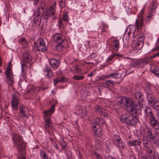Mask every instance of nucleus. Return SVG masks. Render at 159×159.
<instances>
[{
	"instance_id": "15",
	"label": "nucleus",
	"mask_w": 159,
	"mask_h": 159,
	"mask_svg": "<svg viewBox=\"0 0 159 159\" xmlns=\"http://www.w3.org/2000/svg\"><path fill=\"white\" fill-rule=\"evenodd\" d=\"M93 129L95 135L98 137H100L102 135L101 129L98 126L93 125Z\"/></svg>"
},
{
	"instance_id": "51",
	"label": "nucleus",
	"mask_w": 159,
	"mask_h": 159,
	"mask_svg": "<svg viewBox=\"0 0 159 159\" xmlns=\"http://www.w3.org/2000/svg\"><path fill=\"white\" fill-rule=\"evenodd\" d=\"M147 133L148 134V137L150 136H151L153 134L152 131H151L150 129H149V128H148L147 129Z\"/></svg>"
},
{
	"instance_id": "53",
	"label": "nucleus",
	"mask_w": 159,
	"mask_h": 159,
	"mask_svg": "<svg viewBox=\"0 0 159 159\" xmlns=\"http://www.w3.org/2000/svg\"><path fill=\"white\" fill-rule=\"evenodd\" d=\"M40 8L38 7L36 11V14L35 15L34 17H40Z\"/></svg>"
},
{
	"instance_id": "4",
	"label": "nucleus",
	"mask_w": 159,
	"mask_h": 159,
	"mask_svg": "<svg viewBox=\"0 0 159 159\" xmlns=\"http://www.w3.org/2000/svg\"><path fill=\"white\" fill-rule=\"evenodd\" d=\"M32 56L30 53L29 52L25 51L24 52L22 56V62L23 64H25L26 63H28V64H26L25 66L27 68L30 67L31 66L32 62Z\"/></svg>"
},
{
	"instance_id": "63",
	"label": "nucleus",
	"mask_w": 159,
	"mask_h": 159,
	"mask_svg": "<svg viewBox=\"0 0 159 159\" xmlns=\"http://www.w3.org/2000/svg\"><path fill=\"white\" fill-rule=\"evenodd\" d=\"M97 56L96 54L95 53H92L90 55V57L91 58H93L96 57Z\"/></svg>"
},
{
	"instance_id": "7",
	"label": "nucleus",
	"mask_w": 159,
	"mask_h": 159,
	"mask_svg": "<svg viewBox=\"0 0 159 159\" xmlns=\"http://www.w3.org/2000/svg\"><path fill=\"white\" fill-rule=\"evenodd\" d=\"M11 102V107L14 110H17L18 107L19 99L15 94H13Z\"/></svg>"
},
{
	"instance_id": "49",
	"label": "nucleus",
	"mask_w": 159,
	"mask_h": 159,
	"mask_svg": "<svg viewBox=\"0 0 159 159\" xmlns=\"http://www.w3.org/2000/svg\"><path fill=\"white\" fill-rule=\"evenodd\" d=\"M139 20H138V19H137L136 20L135 22V26L134 25L135 27V30H136V28L138 29L139 27H140V24L139 23Z\"/></svg>"
},
{
	"instance_id": "35",
	"label": "nucleus",
	"mask_w": 159,
	"mask_h": 159,
	"mask_svg": "<svg viewBox=\"0 0 159 159\" xmlns=\"http://www.w3.org/2000/svg\"><path fill=\"white\" fill-rule=\"evenodd\" d=\"M105 147H106V149L108 151H111L112 147L109 140H107L105 142Z\"/></svg>"
},
{
	"instance_id": "42",
	"label": "nucleus",
	"mask_w": 159,
	"mask_h": 159,
	"mask_svg": "<svg viewBox=\"0 0 159 159\" xmlns=\"http://www.w3.org/2000/svg\"><path fill=\"white\" fill-rule=\"evenodd\" d=\"M143 143L145 148H149V147L146 146V145H148L149 143V141L147 138H143Z\"/></svg>"
},
{
	"instance_id": "47",
	"label": "nucleus",
	"mask_w": 159,
	"mask_h": 159,
	"mask_svg": "<svg viewBox=\"0 0 159 159\" xmlns=\"http://www.w3.org/2000/svg\"><path fill=\"white\" fill-rule=\"evenodd\" d=\"M151 106H152V107L153 109H155L158 110L159 109V103H156L154 104H153Z\"/></svg>"
},
{
	"instance_id": "5",
	"label": "nucleus",
	"mask_w": 159,
	"mask_h": 159,
	"mask_svg": "<svg viewBox=\"0 0 159 159\" xmlns=\"http://www.w3.org/2000/svg\"><path fill=\"white\" fill-rule=\"evenodd\" d=\"M55 13V6H51L47 10L42 11V16L44 20H46L51 16H54Z\"/></svg>"
},
{
	"instance_id": "38",
	"label": "nucleus",
	"mask_w": 159,
	"mask_h": 159,
	"mask_svg": "<svg viewBox=\"0 0 159 159\" xmlns=\"http://www.w3.org/2000/svg\"><path fill=\"white\" fill-rule=\"evenodd\" d=\"M116 80H119L120 81H121L124 77V76H123L120 73H116Z\"/></svg>"
},
{
	"instance_id": "46",
	"label": "nucleus",
	"mask_w": 159,
	"mask_h": 159,
	"mask_svg": "<svg viewBox=\"0 0 159 159\" xmlns=\"http://www.w3.org/2000/svg\"><path fill=\"white\" fill-rule=\"evenodd\" d=\"M87 113V111L85 108H83L81 109V113L83 116H85Z\"/></svg>"
},
{
	"instance_id": "22",
	"label": "nucleus",
	"mask_w": 159,
	"mask_h": 159,
	"mask_svg": "<svg viewBox=\"0 0 159 159\" xmlns=\"http://www.w3.org/2000/svg\"><path fill=\"white\" fill-rule=\"evenodd\" d=\"M112 45L115 51L117 52L120 46L119 40L116 39L113 41L112 42Z\"/></svg>"
},
{
	"instance_id": "9",
	"label": "nucleus",
	"mask_w": 159,
	"mask_h": 159,
	"mask_svg": "<svg viewBox=\"0 0 159 159\" xmlns=\"http://www.w3.org/2000/svg\"><path fill=\"white\" fill-rule=\"evenodd\" d=\"M137 115V113L134 116L129 115L125 124L127 125H132V126H133L135 125L137 123L138 120V119L136 117Z\"/></svg>"
},
{
	"instance_id": "23",
	"label": "nucleus",
	"mask_w": 159,
	"mask_h": 159,
	"mask_svg": "<svg viewBox=\"0 0 159 159\" xmlns=\"http://www.w3.org/2000/svg\"><path fill=\"white\" fill-rule=\"evenodd\" d=\"M151 72L156 75L157 77H159V68L155 66H151L150 68Z\"/></svg>"
},
{
	"instance_id": "19",
	"label": "nucleus",
	"mask_w": 159,
	"mask_h": 159,
	"mask_svg": "<svg viewBox=\"0 0 159 159\" xmlns=\"http://www.w3.org/2000/svg\"><path fill=\"white\" fill-rule=\"evenodd\" d=\"M135 27L134 26H133L132 25H129L126 28L125 30V33H127L128 32L127 34L129 37V35L131 34V31H132V33L134 35L135 31Z\"/></svg>"
},
{
	"instance_id": "59",
	"label": "nucleus",
	"mask_w": 159,
	"mask_h": 159,
	"mask_svg": "<svg viewBox=\"0 0 159 159\" xmlns=\"http://www.w3.org/2000/svg\"><path fill=\"white\" fill-rule=\"evenodd\" d=\"M149 14H148L147 15V17L149 19H152L153 18L152 13H153V12H149Z\"/></svg>"
},
{
	"instance_id": "27",
	"label": "nucleus",
	"mask_w": 159,
	"mask_h": 159,
	"mask_svg": "<svg viewBox=\"0 0 159 159\" xmlns=\"http://www.w3.org/2000/svg\"><path fill=\"white\" fill-rule=\"evenodd\" d=\"M129 115L126 113L122 114L120 116V120L123 123H125L127 120Z\"/></svg>"
},
{
	"instance_id": "58",
	"label": "nucleus",
	"mask_w": 159,
	"mask_h": 159,
	"mask_svg": "<svg viewBox=\"0 0 159 159\" xmlns=\"http://www.w3.org/2000/svg\"><path fill=\"white\" fill-rule=\"evenodd\" d=\"M100 115H103L104 114V113L105 112V111L104 109L101 108L100 109Z\"/></svg>"
},
{
	"instance_id": "40",
	"label": "nucleus",
	"mask_w": 159,
	"mask_h": 159,
	"mask_svg": "<svg viewBox=\"0 0 159 159\" xmlns=\"http://www.w3.org/2000/svg\"><path fill=\"white\" fill-rule=\"evenodd\" d=\"M84 77L79 75H75L73 77V79L77 80H80L83 79Z\"/></svg>"
},
{
	"instance_id": "8",
	"label": "nucleus",
	"mask_w": 159,
	"mask_h": 159,
	"mask_svg": "<svg viewBox=\"0 0 159 159\" xmlns=\"http://www.w3.org/2000/svg\"><path fill=\"white\" fill-rule=\"evenodd\" d=\"M53 39L54 42L58 43H67L63 35L61 34H57L53 35Z\"/></svg>"
},
{
	"instance_id": "45",
	"label": "nucleus",
	"mask_w": 159,
	"mask_h": 159,
	"mask_svg": "<svg viewBox=\"0 0 159 159\" xmlns=\"http://www.w3.org/2000/svg\"><path fill=\"white\" fill-rule=\"evenodd\" d=\"M74 67L76 73L80 74L82 71V70L77 66H74Z\"/></svg>"
},
{
	"instance_id": "43",
	"label": "nucleus",
	"mask_w": 159,
	"mask_h": 159,
	"mask_svg": "<svg viewBox=\"0 0 159 159\" xmlns=\"http://www.w3.org/2000/svg\"><path fill=\"white\" fill-rule=\"evenodd\" d=\"M60 145L61 146L62 149H65L66 146V142L63 139H62L60 141Z\"/></svg>"
},
{
	"instance_id": "24",
	"label": "nucleus",
	"mask_w": 159,
	"mask_h": 159,
	"mask_svg": "<svg viewBox=\"0 0 159 159\" xmlns=\"http://www.w3.org/2000/svg\"><path fill=\"white\" fill-rule=\"evenodd\" d=\"M67 43H59L57 45L56 48L58 51H61L67 46Z\"/></svg>"
},
{
	"instance_id": "57",
	"label": "nucleus",
	"mask_w": 159,
	"mask_h": 159,
	"mask_svg": "<svg viewBox=\"0 0 159 159\" xmlns=\"http://www.w3.org/2000/svg\"><path fill=\"white\" fill-rule=\"evenodd\" d=\"M28 43L26 41H24V43L21 44L22 45V47L24 48H26L28 47Z\"/></svg>"
},
{
	"instance_id": "16",
	"label": "nucleus",
	"mask_w": 159,
	"mask_h": 159,
	"mask_svg": "<svg viewBox=\"0 0 159 159\" xmlns=\"http://www.w3.org/2000/svg\"><path fill=\"white\" fill-rule=\"evenodd\" d=\"M44 128L48 132H49V129L52 127L50 118H44Z\"/></svg>"
},
{
	"instance_id": "12",
	"label": "nucleus",
	"mask_w": 159,
	"mask_h": 159,
	"mask_svg": "<svg viewBox=\"0 0 159 159\" xmlns=\"http://www.w3.org/2000/svg\"><path fill=\"white\" fill-rule=\"evenodd\" d=\"M149 123L154 128L157 129L159 128V123L154 116L149 118Z\"/></svg>"
},
{
	"instance_id": "28",
	"label": "nucleus",
	"mask_w": 159,
	"mask_h": 159,
	"mask_svg": "<svg viewBox=\"0 0 159 159\" xmlns=\"http://www.w3.org/2000/svg\"><path fill=\"white\" fill-rule=\"evenodd\" d=\"M151 7L150 8L149 12H154L157 5L156 0H153L151 3Z\"/></svg>"
},
{
	"instance_id": "52",
	"label": "nucleus",
	"mask_w": 159,
	"mask_h": 159,
	"mask_svg": "<svg viewBox=\"0 0 159 159\" xmlns=\"http://www.w3.org/2000/svg\"><path fill=\"white\" fill-rule=\"evenodd\" d=\"M114 140L116 142L121 139L120 137L118 135H114L113 136Z\"/></svg>"
},
{
	"instance_id": "1",
	"label": "nucleus",
	"mask_w": 159,
	"mask_h": 159,
	"mask_svg": "<svg viewBox=\"0 0 159 159\" xmlns=\"http://www.w3.org/2000/svg\"><path fill=\"white\" fill-rule=\"evenodd\" d=\"M12 140L14 146L17 148L18 152V158L19 159H26L24 150L25 149L26 143L24 141L23 137L18 134H12Z\"/></svg>"
},
{
	"instance_id": "14",
	"label": "nucleus",
	"mask_w": 159,
	"mask_h": 159,
	"mask_svg": "<svg viewBox=\"0 0 159 159\" xmlns=\"http://www.w3.org/2000/svg\"><path fill=\"white\" fill-rule=\"evenodd\" d=\"M135 97L138 101V103L139 106H141L142 102L144 100L143 94L141 92L138 91L135 93Z\"/></svg>"
},
{
	"instance_id": "2",
	"label": "nucleus",
	"mask_w": 159,
	"mask_h": 159,
	"mask_svg": "<svg viewBox=\"0 0 159 159\" xmlns=\"http://www.w3.org/2000/svg\"><path fill=\"white\" fill-rule=\"evenodd\" d=\"M125 107L126 110L131 115L135 116L137 113L139 108L138 107V103L134 104V102L130 98L128 97L124 98Z\"/></svg>"
},
{
	"instance_id": "41",
	"label": "nucleus",
	"mask_w": 159,
	"mask_h": 159,
	"mask_svg": "<svg viewBox=\"0 0 159 159\" xmlns=\"http://www.w3.org/2000/svg\"><path fill=\"white\" fill-rule=\"evenodd\" d=\"M124 98H125V96L122 97H121V100L118 102L119 106L122 107V106H124L125 107V101H124Z\"/></svg>"
},
{
	"instance_id": "61",
	"label": "nucleus",
	"mask_w": 159,
	"mask_h": 159,
	"mask_svg": "<svg viewBox=\"0 0 159 159\" xmlns=\"http://www.w3.org/2000/svg\"><path fill=\"white\" fill-rule=\"evenodd\" d=\"M97 159H103L102 156L99 154H97L96 155Z\"/></svg>"
},
{
	"instance_id": "60",
	"label": "nucleus",
	"mask_w": 159,
	"mask_h": 159,
	"mask_svg": "<svg viewBox=\"0 0 159 159\" xmlns=\"http://www.w3.org/2000/svg\"><path fill=\"white\" fill-rule=\"evenodd\" d=\"M21 66H22V71H21V73H22L23 72H26L25 70L24 69H23V67L25 66L26 64H23L22 62H21Z\"/></svg>"
},
{
	"instance_id": "13",
	"label": "nucleus",
	"mask_w": 159,
	"mask_h": 159,
	"mask_svg": "<svg viewBox=\"0 0 159 159\" xmlns=\"http://www.w3.org/2000/svg\"><path fill=\"white\" fill-rule=\"evenodd\" d=\"M55 109L54 105H52L50 109L47 111H43L44 118H50V116L54 112Z\"/></svg>"
},
{
	"instance_id": "44",
	"label": "nucleus",
	"mask_w": 159,
	"mask_h": 159,
	"mask_svg": "<svg viewBox=\"0 0 159 159\" xmlns=\"http://www.w3.org/2000/svg\"><path fill=\"white\" fill-rule=\"evenodd\" d=\"M63 18V20L67 22L69 21L68 16H67V13L66 12H64V13Z\"/></svg>"
},
{
	"instance_id": "3",
	"label": "nucleus",
	"mask_w": 159,
	"mask_h": 159,
	"mask_svg": "<svg viewBox=\"0 0 159 159\" xmlns=\"http://www.w3.org/2000/svg\"><path fill=\"white\" fill-rule=\"evenodd\" d=\"M11 62L10 61L9 62L8 66L7 67L5 73L7 82L8 85L11 86L15 83L13 74L11 70Z\"/></svg>"
},
{
	"instance_id": "48",
	"label": "nucleus",
	"mask_w": 159,
	"mask_h": 159,
	"mask_svg": "<svg viewBox=\"0 0 159 159\" xmlns=\"http://www.w3.org/2000/svg\"><path fill=\"white\" fill-rule=\"evenodd\" d=\"M116 73L114 74H111L109 76H107V77H109L110 78H111L113 80H116ZM116 81H117V80Z\"/></svg>"
},
{
	"instance_id": "39",
	"label": "nucleus",
	"mask_w": 159,
	"mask_h": 159,
	"mask_svg": "<svg viewBox=\"0 0 159 159\" xmlns=\"http://www.w3.org/2000/svg\"><path fill=\"white\" fill-rule=\"evenodd\" d=\"M66 3L65 0H60L59 2V5L61 8H63L66 6Z\"/></svg>"
},
{
	"instance_id": "21",
	"label": "nucleus",
	"mask_w": 159,
	"mask_h": 159,
	"mask_svg": "<svg viewBox=\"0 0 159 159\" xmlns=\"http://www.w3.org/2000/svg\"><path fill=\"white\" fill-rule=\"evenodd\" d=\"M144 112L146 113V116L149 117V118H151L154 116L152 112V109L148 106L145 107Z\"/></svg>"
},
{
	"instance_id": "25",
	"label": "nucleus",
	"mask_w": 159,
	"mask_h": 159,
	"mask_svg": "<svg viewBox=\"0 0 159 159\" xmlns=\"http://www.w3.org/2000/svg\"><path fill=\"white\" fill-rule=\"evenodd\" d=\"M147 95V99L148 100V104L149 105L152 104V101L154 99V97L152 94V92L146 93Z\"/></svg>"
},
{
	"instance_id": "64",
	"label": "nucleus",
	"mask_w": 159,
	"mask_h": 159,
	"mask_svg": "<svg viewBox=\"0 0 159 159\" xmlns=\"http://www.w3.org/2000/svg\"><path fill=\"white\" fill-rule=\"evenodd\" d=\"M159 57V52L153 54V56H152V57H151L150 58H153V57Z\"/></svg>"
},
{
	"instance_id": "56",
	"label": "nucleus",
	"mask_w": 159,
	"mask_h": 159,
	"mask_svg": "<svg viewBox=\"0 0 159 159\" xmlns=\"http://www.w3.org/2000/svg\"><path fill=\"white\" fill-rule=\"evenodd\" d=\"M148 137L149 138L150 141H154V139H155L154 135L153 134L151 136H150Z\"/></svg>"
},
{
	"instance_id": "26",
	"label": "nucleus",
	"mask_w": 159,
	"mask_h": 159,
	"mask_svg": "<svg viewBox=\"0 0 159 159\" xmlns=\"http://www.w3.org/2000/svg\"><path fill=\"white\" fill-rule=\"evenodd\" d=\"M116 143V146L121 149L123 150L126 147L125 143L121 140V139L117 141Z\"/></svg>"
},
{
	"instance_id": "54",
	"label": "nucleus",
	"mask_w": 159,
	"mask_h": 159,
	"mask_svg": "<svg viewBox=\"0 0 159 159\" xmlns=\"http://www.w3.org/2000/svg\"><path fill=\"white\" fill-rule=\"evenodd\" d=\"M107 75H102V76H99L98 77V80H104L106 78H107Z\"/></svg>"
},
{
	"instance_id": "6",
	"label": "nucleus",
	"mask_w": 159,
	"mask_h": 159,
	"mask_svg": "<svg viewBox=\"0 0 159 159\" xmlns=\"http://www.w3.org/2000/svg\"><path fill=\"white\" fill-rule=\"evenodd\" d=\"M34 43L35 45H38V50L39 52H44L47 50V48L45 43L42 38H39Z\"/></svg>"
},
{
	"instance_id": "33",
	"label": "nucleus",
	"mask_w": 159,
	"mask_h": 159,
	"mask_svg": "<svg viewBox=\"0 0 159 159\" xmlns=\"http://www.w3.org/2000/svg\"><path fill=\"white\" fill-rule=\"evenodd\" d=\"M40 155L42 159H48V157L45 152L40 150Z\"/></svg>"
},
{
	"instance_id": "20",
	"label": "nucleus",
	"mask_w": 159,
	"mask_h": 159,
	"mask_svg": "<svg viewBox=\"0 0 159 159\" xmlns=\"http://www.w3.org/2000/svg\"><path fill=\"white\" fill-rule=\"evenodd\" d=\"M141 143L140 139L139 138L136 140L129 141L128 144L131 146H139Z\"/></svg>"
},
{
	"instance_id": "37",
	"label": "nucleus",
	"mask_w": 159,
	"mask_h": 159,
	"mask_svg": "<svg viewBox=\"0 0 159 159\" xmlns=\"http://www.w3.org/2000/svg\"><path fill=\"white\" fill-rule=\"evenodd\" d=\"M34 21L36 24H38L39 25H40L42 21L41 17H34Z\"/></svg>"
},
{
	"instance_id": "10",
	"label": "nucleus",
	"mask_w": 159,
	"mask_h": 159,
	"mask_svg": "<svg viewBox=\"0 0 159 159\" xmlns=\"http://www.w3.org/2000/svg\"><path fill=\"white\" fill-rule=\"evenodd\" d=\"M143 46V42L142 40H139L137 42L135 41L133 42L132 47L134 50H140Z\"/></svg>"
},
{
	"instance_id": "17",
	"label": "nucleus",
	"mask_w": 159,
	"mask_h": 159,
	"mask_svg": "<svg viewBox=\"0 0 159 159\" xmlns=\"http://www.w3.org/2000/svg\"><path fill=\"white\" fill-rule=\"evenodd\" d=\"M50 63L51 66L54 69H57L60 64V61L59 60L53 58L50 61Z\"/></svg>"
},
{
	"instance_id": "50",
	"label": "nucleus",
	"mask_w": 159,
	"mask_h": 159,
	"mask_svg": "<svg viewBox=\"0 0 159 159\" xmlns=\"http://www.w3.org/2000/svg\"><path fill=\"white\" fill-rule=\"evenodd\" d=\"M59 27L60 29H63L64 28V25L62 22L61 19L59 20L58 23Z\"/></svg>"
},
{
	"instance_id": "18",
	"label": "nucleus",
	"mask_w": 159,
	"mask_h": 159,
	"mask_svg": "<svg viewBox=\"0 0 159 159\" xmlns=\"http://www.w3.org/2000/svg\"><path fill=\"white\" fill-rule=\"evenodd\" d=\"M104 123L105 120L102 118L98 117L95 119L94 122L92 124V126H93V125H96V126H98L100 127L102 126Z\"/></svg>"
},
{
	"instance_id": "11",
	"label": "nucleus",
	"mask_w": 159,
	"mask_h": 159,
	"mask_svg": "<svg viewBox=\"0 0 159 159\" xmlns=\"http://www.w3.org/2000/svg\"><path fill=\"white\" fill-rule=\"evenodd\" d=\"M44 75L47 79H49L52 76V72L50 67L46 65L44 68Z\"/></svg>"
},
{
	"instance_id": "34",
	"label": "nucleus",
	"mask_w": 159,
	"mask_h": 159,
	"mask_svg": "<svg viewBox=\"0 0 159 159\" xmlns=\"http://www.w3.org/2000/svg\"><path fill=\"white\" fill-rule=\"evenodd\" d=\"M146 62V61L145 59H142L139 61H136L135 62V64L136 65L138 66H143L144 64Z\"/></svg>"
},
{
	"instance_id": "62",
	"label": "nucleus",
	"mask_w": 159,
	"mask_h": 159,
	"mask_svg": "<svg viewBox=\"0 0 159 159\" xmlns=\"http://www.w3.org/2000/svg\"><path fill=\"white\" fill-rule=\"evenodd\" d=\"M116 54H114V55H111L108 58L107 60L108 61H111L112 59L113 58V57L115 56H116Z\"/></svg>"
},
{
	"instance_id": "29",
	"label": "nucleus",
	"mask_w": 159,
	"mask_h": 159,
	"mask_svg": "<svg viewBox=\"0 0 159 159\" xmlns=\"http://www.w3.org/2000/svg\"><path fill=\"white\" fill-rule=\"evenodd\" d=\"M19 112L22 117H25L26 119L28 118V116L26 115L25 112L24 111V108L22 106H20Z\"/></svg>"
},
{
	"instance_id": "31",
	"label": "nucleus",
	"mask_w": 159,
	"mask_h": 159,
	"mask_svg": "<svg viewBox=\"0 0 159 159\" xmlns=\"http://www.w3.org/2000/svg\"><path fill=\"white\" fill-rule=\"evenodd\" d=\"M120 83V82H119L116 80L114 81L113 80H106L104 84L109 86H112L114 85V84L115 83L119 84Z\"/></svg>"
},
{
	"instance_id": "36",
	"label": "nucleus",
	"mask_w": 159,
	"mask_h": 159,
	"mask_svg": "<svg viewBox=\"0 0 159 159\" xmlns=\"http://www.w3.org/2000/svg\"><path fill=\"white\" fill-rule=\"evenodd\" d=\"M145 91L146 93L152 92L151 89V85L150 84H146L145 87Z\"/></svg>"
},
{
	"instance_id": "55",
	"label": "nucleus",
	"mask_w": 159,
	"mask_h": 159,
	"mask_svg": "<svg viewBox=\"0 0 159 159\" xmlns=\"http://www.w3.org/2000/svg\"><path fill=\"white\" fill-rule=\"evenodd\" d=\"M25 40H26L25 38H22L19 39V42L20 43L22 44Z\"/></svg>"
},
{
	"instance_id": "30",
	"label": "nucleus",
	"mask_w": 159,
	"mask_h": 159,
	"mask_svg": "<svg viewBox=\"0 0 159 159\" xmlns=\"http://www.w3.org/2000/svg\"><path fill=\"white\" fill-rule=\"evenodd\" d=\"M66 80V78L65 77H62L61 78H57V79L53 80V83L55 85L59 82H64Z\"/></svg>"
},
{
	"instance_id": "32",
	"label": "nucleus",
	"mask_w": 159,
	"mask_h": 159,
	"mask_svg": "<svg viewBox=\"0 0 159 159\" xmlns=\"http://www.w3.org/2000/svg\"><path fill=\"white\" fill-rule=\"evenodd\" d=\"M102 142L99 139H96L95 141V145L97 148L101 149L102 148Z\"/></svg>"
}]
</instances>
